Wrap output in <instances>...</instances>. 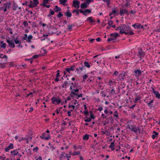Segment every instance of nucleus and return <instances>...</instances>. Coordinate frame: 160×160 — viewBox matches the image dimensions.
Instances as JSON below:
<instances>
[{"instance_id":"1","label":"nucleus","mask_w":160,"mask_h":160,"mask_svg":"<svg viewBox=\"0 0 160 160\" xmlns=\"http://www.w3.org/2000/svg\"><path fill=\"white\" fill-rule=\"evenodd\" d=\"M8 1H7L5 3H2L0 4L1 6H0V10L1 11H2L4 12H8L7 11L8 10H10V9L11 8V5L12 2L11 1H10L9 0H8Z\"/></svg>"},{"instance_id":"2","label":"nucleus","mask_w":160,"mask_h":160,"mask_svg":"<svg viewBox=\"0 0 160 160\" xmlns=\"http://www.w3.org/2000/svg\"><path fill=\"white\" fill-rule=\"evenodd\" d=\"M122 29V30L120 31L119 33L120 34H125V35H132L134 34L132 29L130 26H127L124 29V28Z\"/></svg>"},{"instance_id":"3","label":"nucleus","mask_w":160,"mask_h":160,"mask_svg":"<svg viewBox=\"0 0 160 160\" xmlns=\"http://www.w3.org/2000/svg\"><path fill=\"white\" fill-rule=\"evenodd\" d=\"M79 12H80L81 13H82L83 15L85 16H86L87 15V13L89 14L91 13L92 12L91 10L90 9H86L85 10H83L81 9H79V10L78 9H75L72 11V13H74L75 12L77 15H78L79 13Z\"/></svg>"},{"instance_id":"4","label":"nucleus","mask_w":160,"mask_h":160,"mask_svg":"<svg viewBox=\"0 0 160 160\" xmlns=\"http://www.w3.org/2000/svg\"><path fill=\"white\" fill-rule=\"evenodd\" d=\"M127 128L130 129L131 131L134 132L136 134H137L136 133L138 132L139 133H140V129L139 126L137 127L136 125L128 124L126 128Z\"/></svg>"},{"instance_id":"5","label":"nucleus","mask_w":160,"mask_h":160,"mask_svg":"<svg viewBox=\"0 0 160 160\" xmlns=\"http://www.w3.org/2000/svg\"><path fill=\"white\" fill-rule=\"evenodd\" d=\"M143 71H141L140 69H138L133 71V74L134 76L137 78H139L142 73L143 72Z\"/></svg>"},{"instance_id":"6","label":"nucleus","mask_w":160,"mask_h":160,"mask_svg":"<svg viewBox=\"0 0 160 160\" xmlns=\"http://www.w3.org/2000/svg\"><path fill=\"white\" fill-rule=\"evenodd\" d=\"M138 56H139L140 60H141L143 58L145 55V52L143 51L142 48H138Z\"/></svg>"},{"instance_id":"7","label":"nucleus","mask_w":160,"mask_h":160,"mask_svg":"<svg viewBox=\"0 0 160 160\" xmlns=\"http://www.w3.org/2000/svg\"><path fill=\"white\" fill-rule=\"evenodd\" d=\"M51 100L52 103L53 104H59L61 102V100L58 97H53L51 98Z\"/></svg>"},{"instance_id":"8","label":"nucleus","mask_w":160,"mask_h":160,"mask_svg":"<svg viewBox=\"0 0 160 160\" xmlns=\"http://www.w3.org/2000/svg\"><path fill=\"white\" fill-rule=\"evenodd\" d=\"M40 138L42 139L48 140L51 138V136L50 133L46 134V133L43 132L42 133Z\"/></svg>"},{"instance_id":"9","label":"nucleus","mask_w":160,"mask_h":160,"mask_svg":"<svg viewBox=\"0 0 160 160\" xmlns=\"http://www.w3.org/2000/svg\"><path fill=\"white\" fill-rule=\"evenodd\" d=\"M127 73L124 71H122L121 73L119 74L117 78L119 80H120L121 81H123L124 80V78L126 75Z\"/></svg>"},{"instance_id":"10","label":"nucleus","mask_w":160,"mask_h":160,"mask_svg":"<svg viewBox=\"0 0 160 160\" xmlns=\"http://www.w3.org/2000/svg\"><path fill=\"white\" fill-rule=\"evenodd\" d=\"M119 14L121 16H124L125 14H126L127 16H128L129 15V12L127 9H122L120 10Z\"/></svg>"},{"instance_id":"11","label":"nucleus","mask_w":160,"mask_h":160,"mask_svg":"<svg viewBox=\"0 0 160 160\" xmlns=\"http://www.w3.org/2000/svg\"><path fill=\"white\" fill-rule=\"evenodd\" d=\"M41 56V54H39V55H33L32 58H28V59H27V58H25V60L26 61H27V60H30V62L31 63V64H32V63L33 62V60L34 59H37V58H38L39 56Z\"/></svg>"},{"instance_id":"12","label":"nucleus","mask_w":160,"mask_h":160,"mask_svg":"<svg viewBox=\"0 0 160 160\" xmlns=\"http://www.w3.org/2000/svg\"><path fill=\"white\" fill-rule=\"evenodd\" d=\"M132 26L135 28L138 29L139 28H142L143 29V30L144 29L143 26L138 23H134L133 25H132Z\"/></svg>"},{"instance_id":"13","label":"nucleus","mask_w":160,"mask_h":160,"mask_svg":"<svg viewBox=\"0 0 160 160\" xmlns=\"http://www.w3.org/2000/svg\"><path fill=\"white\" fill-rule=\"evenodd\" d=\"M86 22H87L89 23L92 24L95 22V20L93 19L92 17H89L87 18Z\"/></svg>"},{"instance_id":"14","label":"nucleus","mask_w":160,"mask_h":160,"mask_svg":"<svg viewBox=\"0 0 160 160\" xmlns=\"http://www.w3.org/2000/svg\"><path fill=\"white\" fill-rule=\"evenodd\" d=\"M80 3L79 1L76 0H74L73 1V6L75 8H78L79 7Z\"/></svg>"},{"instance_id":"15","label":"nucleus","mask_w":160,"mask_h":160,"mask_svg":"<svg viewBox=\"0 0 160 160\" xmlns=\"http://www.w3.org/2000/svg\"><path fill=\"white\" fill-rule=\"evenodd\" d=\"M6 42L8 43L9 44V47H11L12 48H14L15 47V44L13 42L12 40L7 39Z\"/></svg>"},{"instance_id":"16","label":"nucleus","mask_w":160,"mask_h":160,"mask_svg":"<svg viewBox=\"0 0 160 160\" xmlns=\"http://www.w3.org/2000/svg\"><path fill=\"white\" fill-rule=\"evenodd\" d=\"M10 153L11 156L15 158V156L18 154V152L17 151V149H14L11 151Z\"/></svg>"},{"instance_id":"17","label":"nucleus","mask_w":160,"mask_h":160,"mask_svg":"<svg viewBox=\"0 0 160 160\" xmlns=\"http://www.w3.org/2000/svg\"><path fill=\"white\" fill-rule=\"evenodd\" d=\"M70 95L71 97L73 98L74 97L73 95H75L77 96L78 98L82 97L83 94L81 93L79 94H78L77 93L74 92L73 91H71V94Z\"/></svg>"},{"instance_id":"18","label":"nucleus","mask_w":160,"mask_h":160,"mask_svg":"<svg viewBox=\"0 0 160 160\" xmlns=\"http://www.w3.org/2000/svg\"><path fill=\"white\" fill-rule=\"evenodd\" d=\"M154 101V100L152 99L151 100L150 102H148V101H146L145 103L147 104V105L149 107L152 108L153 107Z\"/></svg>"},{"instance_id":"19","label":"nucleus","mask_w":160,"mask_h":160,"mask_svg":"<svg viewBox=\"0 0 160 160\" xmlns=\"http://www.w3.org/2000/svg\"><path fill=\"white\" fill-rule=\"evenodd\" d=\"M33 5L30 4L29 6L31 7V8H33L36 7L39 3V1L38 0H33Z\"/></svg>"},{"instance_id":"20","label":"nucleus","mask_w":160,"mask_h":160,"mask_svg":"<svg viewBox=\"0 0 160 160\" xmlns=\"http://www.w3.org/2000/svg\"><path fill=\"white\" fill-rule=\"evenodd\" d=\"M12 10L15 11L16 10L17 8L18 7V4L15 2H12Z\"/></svg>"},{"instance_id":"21","label":"nucleus","mask_w":160,"mask_h":160,"mask_svg":"<svg viewBox=\"0 0 160 160\" xmlns=\"http://www.w3.org/2000/svg\"><path fill=\"white\" fill-rule=\"evenodd\" d=\"M53 10L55 12H60V11L62 10L61 8L58 7L57 5H56L54 6V8Z\"/></svg>"},{"instance_id":"22","label":"nucleus","mask_w":160,"mask_h":160,"mask_svg":"<svg viewBox=\"0 0 160 160\" xmlns=\"http://www.w3.org/2000/svg\"><path fill=\"white\" fill-rule=\"evenodd\" d=\"M88 4L86 2H83L81 5V8L84 9L88 7Z\"/></svg>"},{"instance_id":"23","label":"nucleus","mask_w":160,"mask_h":160,"mask_svg":"<svg viewBox=\"0 0 160 160\" xmlns=\"http://www.w3.org/2000/svg\"><path fill=\"white\" fill-rule=\"evenodd\" d=\"M153 133L154 134L152 135V139H154L156 138H158V133L155 131H153Z\"/></svg>"},{"instance_id":"24","label":"nucleus","mask_w":160,"mask_h":160,"mask_svg":"<svg viewBox=\"0 0 160 160\" xmlns=\"http://www.w3.org/2000/svg\"><path fill=\"white\" fill-rule=\"evenodd\" d=\"M64 15L67 16L68 17H71L72 16V14L71 12L69 11H67L66 12H64Z\"/></svg>"},{"instance_id":"25","label":"nucleus","mask_w":160,"mask_h":160,"mask_svg":"<svg viewBox=\"0 0 160 160\" xmlns=\"http://www.w3.org/2000/svg\"><path fill=\"white\" fill-rule=\"evenodd\" d=\"M60 4L63 6H67L68 4H65V3L67 2V0H59Z\"/></svg>"},{"instance_id":"26","label":"nucleus","mask_w":160,"mask_h":160,"mask_svg":"<svg viewBox=\"0 0 160 160\" xmlns=\"http://www.w3.org/2000/svg\"><path fill=\"white\" fill-rule=\"evenodd\" d=\"M115 145L114 144V141L112 142L111 143V145L109 146V148H110L112 151H113L114 150V147Z\"/></svg>"},{"instance_id":"27","label":"nucleus","mask_w":160,"mask_h":160,"mask_svg":"<svg viewBox=\"0 0 160 160\" xmlns=\"http://www.w3.org/2000/svg\"><path fill=\"white\" fill-rule=\"evenodd\" d=\"M68 84V82L67 81H64L63 84L62 85V87L66 88Z\"/></svg>"},{"instance_id":"28","label":"nucleus","mask_w":160,"mask_h":160,"mask_svg":"<svg viewBox=\"0 0 160 160\" xmlns=\"http://www.w3.org/2000/svg\"><path fill=\"white\" fill-rule=\"evenodd\" d=\"M33 38V37L32 35H29L28 37V38L27 39V41L28 42L31 43V39H32Z\"/></svg>"},{"instance_id":"29","label":"nucleus","mask_w":160,"mask_h":160,"mask_svg":"<svg viewBox=\"0 0 160 160\" xmlns=\"http://www.w3.org/2000/svg\"><path fill=\"white\" fill-rule=\"evenodd\" d=\"M50 12L47 15L48 17H50L51 15H53L55 13V11L54 10L53 11L51 9H50Z\"/></svg>"},{"instance_id":"30","label":"nucleus","mask_w":160,"mask_h":160,"mask_svg":"<svg viewBox=\"0 0 160 160\" xmlns=\"http://www.w3.org/2000/svg\"><path fill=\"white\" fill-rule=\"evenodd\" d=\"M89 135L87 134H85V135L83 136V140H87L89 139Z\"/></svg>"},{"instance_id":"31","label":"nucleus","mask_w":160,"mask_h":160,"mask_svg":"<svg viewBox=\"0 0 160 160\" xmlns=\"http://www.w3.org/2000/svg\"><path fill=\"white\" fill-rule=\"evenodd\" d=\"M135 99L134 102V103H136L138 101L140 100L141 99L140 97L138 96V95H136L135 96Z\"/></svg>"},{"instance_id":"32","label":"nucleus","mask_w":160,"mask_h":160,"mask_svg":"<svg viewBox=\"0 0 160 160\" xmlns=\"http://www.w3.org/2000/svg\"><path fill=\"white\" fill-rule=\"evenodd\" d=\"M2 55H3L2 54H0V58H5V61L6 62H7L8 58L7 56L6 55H3V57H2Z\"/></svg>"},{"instance_id":"33","label":"nucleus","mask_w":160,"mask_h":160,"mask_svg":"<svg viewBox=\"0 0 160 160\" xmlns=\"http://www.w3.org/2000/svg\"><path fill=\"white\" fill-rule=\"evenodd\" d=\"M84 66L88 68H90L91 67V65L89 64V63L88 62L85 61L84 62Z\"/></svg>"},{"instance_id":"34","label":"nucleus","mask_w":160,"mask_h":160,"mask_svg":"<svg viewBox=\"0 0 160 160\" xmlns=\"http://www.w3.org/2000/svg\"><path fill=\"white\" fill-rule=\"evenodd\" d=\"M110 131L109 130H106L105 131H102L103 134H105L106 136H108L109 134Z\"/></svg>"},{"instance_id":"35","label":"nucleus","mask_w":160,"mask_h":160,"mask_svg":"<svg viewBox=\"0 0 160 160\" xmlns=\"http://www.w3.org/2000/svg\"><path fill=\"white\" fill-rule=\"evenodd\" d=\"M155 94L154 95H155L156 97L158 99H160V94L158 91L155 92Z\"/></svg>"},{"instance_id":"36","label":"nucleus","mask_w":160,"mask_h":160,"mask_svg":"<svg viewBox=\"0 0 160 160\" xmlns=\"http://www.w3.org/2000/svg\"><path fill=\"white\" fill-rule=\"evenodd\" d=\"M118 8H115L112 11V12L113 14H115L117 13V11H118Z\"/></svg>"},{"instance_id":"37","label":"nucleus","mask_w":160,"mask_h":160,"mask_svg":"<svg viewBox=\"0 0 160 160\" xmlns=\"http://www.w3.org/2000/svg\"><path fill=\"white\" fill-rule=\"evenodd\" d=\"M93 78L94 77L92 76H90V78L88 79L87 82H88L89 83L90 82H92L94 79Z\"/></svg>"},{"instance_id":"38","label":"nucleus","mask_w":160,"mask_h":160,"mask_svg":"<svg viewBox=\"0 0 160 160\" xmlns=\"http://www.w3.org/2000/svg\"><path fill=\"white\" fill-rule=\"evenodd\" d=\"M130 7L131 5L130 3L126 2V3L124 5H123V7Z\"/></svg>"},{"instance_id":"39","label":"nucleus","mask_w":160,"mask_h":160,"mask_svg":"<svg viewBox=\"0 0 160 160\" xmlns=\"http://www.w3.org/2000/svg\"><path fill=\"white\" fill-rule=\"evenodd\" d=\"M63 74H64V75H63V76L61 78V79H60V81L61 80V79H62V80L63 79V77L67 78L68 76V75H66L67 72H66V71H65V70L64 71Z\"/></svg>"},{"instance_id":"40","label":"nucleus","mask_w":160,"mask_h":160,"mask_svg":"<svg viewBox=\"0 0 160 160\" xmlns=\"http://www.w3.org/2000/svg\"><path fill=\"white\" fill-rule=\"evenodd\" d=\"M68 28H67V30L69 31H71L72 30V26L70 24L68 25Z\"/></svg>"},{"instance_id":"41","label":"nucleus","mask_w":160,"mask_h":160,"mask_svg":"<svg viewBox=\"0 0 160 160\" xmlns=\"http://www.w3.org/2000/svg\"><path fill=\"white\" fill-rule=\"evenodd\" d=\"M76 65L74 64L72 66H71L70 68H69L70 70L72 71H74L75 69L74 68H75Z\"/></svg>"},{"instance_id":"42","label":"nucleus","mask_w":160,"mask_h":160,"mask_svg":"<svg viewBox=\"0 0 160 160\" xmlns=\"http://www.w3.org/2000/svg\"><path fill=\"white\" fill-rule=\"evenodd\" d=\"M22 24L24 25V26L25 27H28V24L27 22V21H24L23 22V23H22ZM29 28H30V27H29Z\"/></svg>"},{"instance_id":"43","label":"nucleus","mask_w":160,"mask_h":160,"mask_svg":"<svg viewBox=\"0 0 160 160\" xmlns=\"http://www.w3.org/2000/svg\"><path fill=\"white\" fill-rule=\"evenodd\" d=\"M84 118H86L84 119V121L86 122H91V120L90 118H88L87 117H86Z\"/></svg>"},{"instance_id":"44","label":"nucleus","mask_w":160,"mask_h":160,"mask_svg":"<svg viewBox=\"0 0 160 160\" xmlns=\"http://www.w3.org/2000/svg\"><path fill=\"white\" fill-rule=\"evenodd\" d=\"M63 16V14L61 12H59L57 15V17L58 18H60Z\"/></svg>"},{"instance_id":"45","label":"nucleus","mask_w":160,"mask_h":160,"mask_svg":"<svg viewBox=\"0 0 160 160\" xmlns=\"http://www.w3.org/2000/svg\"><path fill=\"white\" fill-rule=\"evenodd\" d=\"M49 0H43V3H41V4H48L49 3Z\"/></svg>"},{"instance_id":"46","label":"nucleus","mask_w":160,"mask_h":160,"mask_svg":"<svg viewBox=\"0 0 160 160\" xmlns=\"http://www.w3.org/2000/svg\"><path fill=\"white\" fill-rule=\"evenodd\" d=\"M80 64L82 66L79 67V69L82 71L83 69H85V68L84 66L83 65L82 63H81Z\"/></svg>"},{"instance_id":"47","label":"nucleus","mask_w":160,"mask_h":160,"mask_svg":"<svg viewBox=\"0 0 160 160\" xmlns=\"http://www.w3.org/2000/svg\"><path fill=\"white\" fill-rule=\"evenodd\" d=\"M62 108V107H60L59 108L57 109L55 112L57 114H58L59 113V111H60Z\"/></svg>"},{"instance_id":"48","label":"nucleus","mask_w":160,"mask_h":160,"mask_svg":"<svg viewBox=\"0 0 160 160\" xmlns=\"http://www.w3.org/2000/svg\"><path fill=\"white\" fill-rule=\"evenodd\" d=\"M80 153L79 151L76 152L74 151V152L72 154V155L73 156H75L76 155H78Z\"/></svg>"},{"instance_id":"49","label":"nucleus","mask_w":160,"mask_h":160,"mask_svg":"<svg viewBox=\"0 0 160 160\" xmlns=\"http://www.w3.org/2000/svg\"><path fill=\"white\" fill-rule=\"evenodd\" d=\"M116 40V39L115 38H114V37H112V38H108V39L107 41L108 42H109L111 41Z\"/></svg>"},{"instance_id":"50","label":"nucleus","mask_w":160,"mask_h":160,"mask_svg":"<svg viewBox=\"0 0 160 160\" xmlns=\"http://www.w3.org/2000/svg\"><path fill=\"white\" fill-rule=\"evenodd\" d=\"M109 118V119L110 120V123L112 124L113 123V122H114V119H113V118H112V117H109V118Z\"/></svg>"},{"instance_id":"51","label":"nucleus","mask_w":160,"mask_h":160,"mask_svg":"<svg viewBox=\"0 0 160 160\" xmlns=\"http://www.w3.org/2000/svg\"><path fill=\"white\" fill-rule=\"evenodd\" d=\"M108 25L109 26H111L113 24V22L111 20H110L109 19H108Z\"/></svg>"},{"instance_id":"52","label":"nucleus","mask_w":160,"mask_h":160,"mask_svg":"<svg viewBox=\"0 0 160 160\" xmlns=\"http://www.w3.org/2000/svg\"><path fill=\"white\" fill-rule=\"evenodd\" d=\"M118 115V112L116 111L114 112V113L113 114V115L114 116H115V117H116V118H118L119 117Z\"/></svg>"},{"instance_id":"53","label":"nucleus","mask_w":160,"mask_h":160,"mask_svg":"<svg viewBox=\"0 0 160 160\" xmlns=\"http://www.w3.org/2000/svg\"><path fill=\"white\" fill-rule=\"evenodd\" d=\"M114 37L116 39V38L117 37H118L120 36V35L117 32H115L114 33Z\"/></svg>"},{"instance_id":"54","label":"nucleus","mask_w":160,"mask_h":160,"mask_svg":"<svg viewBox=\"0 0 160 160\" xmlns=\"http://www.w3.org/2000/svg\"><path fill=\"white\" fill-rule=\"evenodd\" d=\"M4 150L6 152H8L10 149H11L8 146L4 148Z\"/></svg>"},{"instance_id":"55","label":"nucleus","mask_w":160,"mask_h":160,"mask_svg":"<svg viewBox=\"0 0 160 160\" xmlns=\"http://www.w3.org/2000/svg\"><path fill=\"white\" fill-rule=\"evenodd\" d=\"M41 6L46 7L47 8H49L50 7V5H47L46 4H40Z\"/></svg>"},{"instance_id":"56","label":"nucleus","mask_w":160,"mask_h":160,"mask_svg":"<svg viewBox=\"0 0 160 160\" xmlns=\"http://www.w3.org/2000/svg\"><path fill=\"white\" fill-rule=\"evenodd\" d=\"M65 154V153L64 152H62L61 154L59 157V158L60 159H62Z\"/></svg>"},{"instance_id":"57","label":"nucleus","mask_w":160,"mask_h":160,"mask_svg":"<svg viewBox=\"0 0 160 160\" xmlns=\"http://www.w3.org/2000/svg\"><path fill=\"white\" fill-rule=\"evenodd\" d=\"M6 44L5 43H4L3 44L1 45V47L2 48H3L4 49H5L6 47Z\"/></svg>"},{"instance_id":"58","label":"nucleus","mask_w":160,"mask_h":160,"mask_svg":"<svg viewBox=\"0 0 160 160\" xmlns=\"http://www.w3.org/2000/svg\"><path fill=\"white\" fill-rule=\"evenodd\" d=\"M27 34H24V37L22 38V39L23 40H27Z\"/></svg>"},{"instance_id":"59","label":"nucleus","mask_w":160,"mask_h":160,"mask_svg":"<svg viewBox=\"0 0 160 160\" xmlns=\"http://www.w3.org/2000/svg\"><path fill=\"white\" fill-rule=\"evenodd\" d=\"M94 1V0H87L86 2L89 5V3L91 2H93Z\"/></svg>"},{"instance_id":"60","label":"nucleus","mask_w":160,"mask_h":160,"mask_svg":"<svg viewBox=\"0 0 160 160\" xmlns=\"http://www.w3.org/2000/svg\"><path fill=\"white\" fill-rule=\"evenodd\" d=\"M88 113L89 112L88 111V110H86L83 112L82 113L83 114H85L86 115H87L88 114Z\"/></svg>"},{"instance_id":"61","label":"nucleus","mask_w":160,"mask_h":160,"mask_svg":"<svg viewBox=\"0 0 160 160\" xmlns=\"http://www.w3.org/2000/svg\"><path fill=\"white\" fill-rule=\"evenodd\" d=\"M8 146L10 148H11V149H12L14 148L13 145L12 143H10V144H9Z\"/></svg>"},{"instance_id":"62","label":"nucleus","mask_w":160,"mask_h":160,"mask_svg":"<svg viewBox=\"0 0 160 160\" xmlns=\"http://www.w3.org/2000/svg\"><path fill=\"white\" fill-rule=\"evenodd\" d=\"M110 0H106V3L107 6H109L110 5Z\"/></svg>"},{"instance_id":"63","label":"nucleus","mask_w":160,"mask_h":160,"mask_svg":"<svg viewBox=\"0 0 160 160\" xmlns=\"http://www.w3.org/2000/svg\"><path fill=\"white\" fill-rule=\"evenodd\" d=\"M79 91V89L78 88H77L75 89H73L71 91H72V92L73 91L74 92L76 93V92H78Z\"/></svg>"},{"instance_id":"64","label":"nucleus","mask_w":160,"mask_h":160,"mask_svg":"<svg viewBox=\"0 0 160 160\" xmlns=\"http://www.w3.org/2000/svg\"><path fill=\"white\" fill-rule=\"evenodd\" d=\"M68 108H72L73 109H74L75 108V106L74 105H71L69 104L68 106Z\"/></svg>"}]
</instances>
